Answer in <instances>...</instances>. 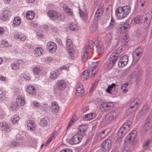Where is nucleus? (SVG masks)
Returning a JSON list of instances; mask_svg holds the SVG:
<instances>
[{"mask_svg": "<svg viewBox=\"0 0 152 152\" xmlns=\"http://www.w3.org/2000/svg\"><path fill=\"white\" fill-rule=\"evenodd\" d=\"M115 83H113L111 85L108 86L107 88L106 91L108 93L110 94H111L112 93L111 91L112 90V89L113 88H115Z\"/></svg>", "mask_w": 152, "mask_h": 152, "instance_id": "obj_45", "label": "nucleus"}, {"mask_svg": "<svg viewBox=\"0 0 152 152\" xmlns=\"http://www.w3.org/2000/svg\"><path fill=\"white\" fill-rule=\"evenodd\" d=\"M128 61V57L127 55H124L121 56L118 63V66L121 68L124 67L127 64Z\"/></svg>", "mask_w": 152, "mask_h": 152, "instance_id": "obj_8", "label": "nucleus"}, {"mask_svg": "<svg viewBox=\"0 0 152 152\" xmlns=\"http://www.w3.org/2000/svg\"><path fill=\"white\" fill-rule=\"evenodd\" d=\"M97 85V83L96 82L92 85L91 88L89 91V95L91 96L93 93L94 91L95 90Z\"/></svg>", "mask_w": 152, "mask_h": 152, "instance_id": "obj_47", "label": "nucleus"}, {"mask_svg": "<svg viewBox=\"0 0 152 152\" xmlns=\"http://www.w3.org/2000/svg\"><path fill=\"white\" fill-rule=\"evenodd\" d=\"M122 152H129V150L127 147L124 146L122 149Z\"/></svg>", "mask_w": 152, "mask_h": 152, "instance_id": "obj_60", "label": "nucleus"}, {"mask_svg": "<svg viewBox=\"0 0 152 152\" xmlns=\"http://www.w3.org/2000/svg\"><path fill=\"white\" fill-rule=\"evenodd\" d=\"M76 94L77 96H82L84 94L83 86L80 82L77 83L76 87Z\"/></svg>", "mask_w": 152, "mask_h": 152, "instance_id": "obj_10", "label": "nucleus"}, {"mask_svg": "<svg viewBox=\"0 0 152 152\" xmlns=\"http://www.w3.org/2000/svg\"><path fill=\"white\" fill-rule=\"evenodd\" d=\"M145 2V0H138L137 2L138 5L141 7H143L144 5V3Z\"/></svg>", "mask_w": 152, "mask_h": 152, "instance_id": "obj_57", "label": "nucleus"}, {"mask_svg": "<svg viewBox=\"0 0 152 152\" xmlns=\"http://www.w3.org/2000/svg\"><path fill=\"white\" fill-rule=\"evenodd\" d=\"M47 48L49 51H51L52 53H53L56 52L57 49V47L54 43L50 42L47 44Z\"/></svg>", "mask_w": 152, "mask_h": 152, "instance_id": "obj_17", "label": "nucleus"}, {"mask_svg": "<svg viewBox=\"0 0 152 152\" xmlns=\"http://www.w3.org/2000/svg\"><path fill=\"white\" fill-rule=\"evenodd\" d=\"M21 78H23L24 79L28 81L30 79V77L28 75L25 74H22L21 75Z\"/></svg>", "mask_w": 152, "mask_h": 152, "instance_id": "obj_53", "label": "nucleus"}, {"mask_svg": "<svg viewBox=\"0 0 152 152\" xmlns=\"http://www.w3.org/2000/svg\"><path fill=\"white\" fill-rule=\"evenodd\" d=\"M70 29L72 31H76L79 29V27L76 23H71L69 25Z\"/></svg>", "mask_w": 152, "mask_h": 152, "instance_id": "obj_33", "label": "nucleus"}, {"mask_svg": "<svg viewBox=\"0 0 152 152\" xmlns=\"http://www.w3.org/2000/svg\"><path fill=\"white\" fill-rule=\"evenodd\" d=\"M16 103L18 106H23L25 103L24 97L23 96H19L16 99Z\"/></svg>", "mask_w": 152, "mask_h": 152, "instance_id": "obj_23", "label": "nucleus"}, {"mask_svg": "<svg viewBox=\"0 0 152 152\" xmlns=\"http://www.w3.org/2000/svg\"><path fill=\"white\" fill-rule=\"evenodd\" d=\"M125 10L124 6L123 7H119L116 9L115 12V16L117 18L123 11Z\"/></svg>", "mask_w": 152, "mask_h": 152, "instance_id": "obj_42", "label": "nucleus"}, {"mask_svg": "<svg viewBox=\"0 0 152 152\" xmlns=\"http://www.w3.org/2000/svg\"><path fill=\"white\" fill-rule=\"evenodd\" d=\"M27 92L29 94L34 95L36 94L35 89L33 86L29 85L26 88Z\"/></svg>", "mask_w": 152, "mask_h": 152, "instance_id": "obj_28", "label": "nucleus"}, {"mask_svg": "<svg viewBox=\"0 0 152 152\" xmlns=\"http://www.w3.org/2000/svg\"><path fill=\"white\" fill-rule=\"evenodd\" d=\"M97 28V23L96 21H93L90 26L89 30L91 32L95 31Z\"/></svg>", "mask_w": 152, "mask_h": 152, "instance_id": "obj_32", "label": "nucleus"}, {"mask_svg": "<svg viewBox=\"0 0 152 152\" xmlns=\"http://www.w3.org/2000/svg\"><path fill=\"white\" fill-rule=\"evenodd\" d=\"M129 24L125 23L118 28V31L121 34H123L126 32V29L129 27Z\"/></svg>", "mask_w": 152, "mask_h": 152, "instance_id": "obj_24", "label": "nucleus"}, {"mask_svg": "<svg viewBox=\"0 0 152 152\" xmlns=\"http://www.w3.org/2000/svg\"><path fill=\"white\" fill-rule=\"evenodd\" d=\"M66 42L67 49L69 50H72L73 46L72 40L70 39H68L66 41Z\"/></svg>", "mask_w": 152, "mask_h": 152, "instance_id": "obj_30", "label": "nucleus"}, {"mask_svg": "<svg viewBox=\"0 0 152 152\" xmlns=\"http://www.w3.org/2000/svg\"><path fill=\"white\" fill-rule=\"evenodd\" d=\"M51 109L53 113H57L58 111L59 107L56 102H53L52 103Z\"/></svg>", "mask_w": 152, "mask_h": 152, "instance_id": "obj_27", "label": "nucleus"}, {"mask_svg": "<svg viewBox=\"0 0 152 152\" xmlns=\"http://www.w3.org/2000/svg\"><path fill=\"white\" fill-rule=\"evenodd\" d=\"M101 148L105 152L109 151L111 148V142L107 139L104 141L101 145Z\"/></svg>", "mask_w": 152, "mask_h": 152, "instance_id": "obj_7", "label": "nucleus"}, {"mask_svg": "<svg viewBox=\"0 0 152 152\" xmlns=\"http://www.w3.org/2000/svg\"><path fill=\"white\" fill-rule=\"evenodd\" d=\"M43 52V49L40 48H36L34 52L35 55L37 56H40Z\"/></svg>", "mask_w": 152, "mask_h": 152, "instance_id": "obj_35", "label": "nucleus"}, {"mask_svg": "<svg viewBox=\"0 0 152 152\" xmlns=\"http://www.w3.org/2000/svg\"><path fill=\"white\" fill-rule=\"evenodd\" d=\"M59 152H72V151L69 148H66L60 151Z\"/></svg>", "mask_w": 152, "mask_h": 152, "instance_id": "obj_63", "label": "nucleus"}, {"mask_svg": "<svg viewBox=\"0 0 152 152\" xmlns=\"http://www.w3.org/2000/svg\"><path fill=\"white\" fill-rule=\"evenodd\" d=\"M142 50L141 48H137L133 54V61L134 62L137 61L142 55Z\"/></svg>", "mask_w": 152, "mask_h": 152, "instance_id": "obj_5", "label": "nucleus"}, {"mask_svg": "<svg viewBox=\"0 0 152 152\" xmlns=\"http://www.w3.org/2000/svg\"><path fill=\"white\" fill-rule=\"evenodd\" d=\"M66 87V83L64 80H58L56 82V87L59 91H63Z\"/></svg>", "mask_w": 152, "mask_h": 152, "instance_id": "obj_12", "label": "nucleus"}, {"mask_svg": "<svg viewBox=\"0 0 152 152\" xmlns=\"http://www.w3.org/2000/svg\"><path fill=\"white\" fill-rule=\"evenodd\" d=\"M79 14L80 17L82 18L84 22H86L88 20V15L86 13L84 12L80 9H79Z\"/></svg>", "mask_w": 152, "mask_h": 152, "instance_id": "obj_26", "label": "nucleus"}, {"mask_svg": "<svg viewBox=\"0 0 152 152\" xmlns=\"http://www.w3.org/2000/svg\"><path fill=\"white\" fill-rule=\"evenodd\" d=\"M150 141L149 140H147L143 143V147L144 149H146L147 148V146L148 145Z\"/></svg>", "mask_w": 152, "mask_h": 152, "instance_id": "obj_58", "label": "nucleus"}, {"mask_svg": "<svg viewBox=\"0 0 152 152\" xmlns=\"http://www.w3.org/2000/svg\"><path fill=\"white\" fill-rule=\"evenodd\" d=\"M125 10L121 13L117 18L118 19H122L126 17L129 14L131 11V8L129 5H126L124 6Z\"/></svg>", "mask_w": 152, "mask_h": 152, "instance_id": "obj_9", "label": "nucleus"}, {"mask_svg": "<svg viewBox=\"0 0 152 152\" xmlns=\"http://www.w3.org/2000/svg\"><path fill=\"white\" fill-rule=\"evenodd\" d=\"M105 43L108 45H109L112 40L111 34L110 33L107 34L105 37Z\"/></svg>", "mask_w": 152, "mask_h": 152, "instance_id": "obj_36", "label": "nucleus"}, {"mask_svg": "<svg viewBox=\"0 0 152 152\" xmlns=\"http://www.w3.org/2000/svg\"><path fill=\"white\" fill-rule=\"evenodd\" d=\"M47 14L50 18L52 20H56L59 17L58 13L55 10H49L48 11Z\"/></svg>", "mask_w": 152, "mask_h": 152, "instance_id": "obj_18", "label": "nucleus"}, {"mask_svg": "<svg viewBox=\"0 0 152 152\" xmlns=\"http://www.w3.org/2000/svg\"><path fill=\"white\" fill-rule=\"evenodd\" d=\"M59 73V71L57 70L53 71L51 72L50 77L52 79H55L58 76Z\"/></svg>", "mask_w": 152, "mask_h": 152, "instance_id": "obj_34", "label": "nucleus"}, {"mask_svg": "<svg viewBox=\"0 0 152 152\" xmlns=\"http://www.w3.org/2000/svg\"><path fill=\"white\" fill-rule=\"evenodd\" d=\"M115 26V22L113 19L112 18L110 23L109 26V28H112L114 27Z\"/></svg>", "mask_w": 152, "mask_h": 152, "instance_id": "obj_54", "label": "nucleus"}, {"mask_svg": "<svg viewBox=\"0 0 152 152\" xmlns=\"http://www.w3.org/2000/svg\"><path fill=\"white\" fill-rule=\"evenodd\" d=\"M19 117L16 115H14L11 118V121L13 124L17 123L19 121Z\"/></svg>", "mask_w": 152, "mask_h": 152, "instance_id": "obj_46", "label": "nucleus"}, {"mask_svg": "<svg viewBox=\"0 0 152 152\" xmlns=\"http://www.w3.org/2000/svg\"><path fill=\"white\" fill-rule=\"evenodd\" d=\"M94 45V42L92 40L88 41V43L84 48V52L82 57L81 59L83 62H86L88 59L87 54L88 51L92 48Z\"/></svg>", "mask_w": 152, "mask_h": 152, "instance_id": "obj_3", "label": "nucleus"}, {"mask_svg": "<svg viewBox=\"0 0 152 152\" xmlns=\"http://www.w3.org/2000/svg\"><path fill=\"white\" fill-rule=\"evenodd\" d=\"M120 52H118V50H115L113 53L109 58L107 65L108 68H111L115 64L116 61L118 58V55Z\"/></svg>", "mask_w": 152, "mask_h": 152, "instance_id": "obj_1", "label": "nucleus"}, {"mask_svg": "<svg viewBox=\"0 0 152 152\" xmlns=\"http://www.w3.org/2000/svg\"><path fill=\"white\" fill-rule=\"evenodd\" d=\"M151 126V119L150 117H148L146 119L144 124V128L146 131L147 130L150 129Z\"/></svg>", "mask_w": 152, "mask_h": 152, "instance_id": "obj_21", "label": "nucleus"}, {"mask_svg": "<svg viewBox=\"0 0 152 152\" xmlns=\"http://www.w3.org/2000/svg\"><path fill=\"white\" fill-rule=\"evenodd\" d=\"M88 114L89 115L88 118H90V120L93 119L96 115V114L95 113H88Z\"/></svg>", "mask_w": 152, "mask_h": 152, "instance_id": "obj_61", "label": "nucleus"}, {"mask_svg": "<svg viewBox=\"0 0 152 152\" xmlns=\"http://www.w3.org/2000/svg\"><path fill=\"white\" fill-rule=\"evenodd\" d=\"M33 104L34 106L37 107H39L41 106V104H40L39 103L36 101L33 102Z\"/></svg>", "mask_w": 152, "mask_h": 152, "instance_id": "obj_64", "label": "nucleus"}, {"mask_svg": "<svg viewBox=\"0 0 152 152\" xmlns=\"http://www.w3.org/2000/svg\"><path fill=\"white\" fill-rule=\"evenodd\" d=\"M21 22V20L20 17H16L14 18L13 23L15 26H18L20 24Z\"/></svg>", "mask_w": 152, "mask_h": 152, "instance_id": "obj_44", "label": "nucleus"}, {"mask_svg": "<svg viewBox=\"0 0 152 152\" xmlns=\"http://www.w3.org/2000/svg\"><path fill=\"white\" fill-rule=\"evenodd\" d=\"M114 105L113 103L111 102L107 104H103L102 107L104 109V111H107L113 108Z\"/></svg>", "mask_w": 152, "mask_h": 152, "instance_id": "obj_29", "label": "nucleus"}, {"mask_svg": "<svg viewBox=\"0 0 152 152\" xmlns=\"http://www.w3.org/2000/svg\"><path fill=\"white\" fill-rule=\"evenodd\" d=\"M40 106L42 107V109L43 111L46 110L48 108L47 105H46L45 104L41 105Z\"/></svg>", "mask_w": 152, "mask_h": 152, "instance_id": "obj_62", "label": "nucleus"}, {"mask_svg": "<svg viewBox=\"0 0 152 152\" xmlns=\"http://www.w3.org/2000/svg\"><path fill=\"white\" fill-rule=\"evenodd\" d=\"M87 129V126L86 125H82L79 126L78 129L79 131L77 133L79 134L82 135L83 137L84 135V132Z\"/></svg>", "mask_w": 152, "mask_h": 152, "instance_id": "obj_25", "label": "nucleus"}, {"mask_svg": "<svg viewBox=\"0 0 152 152\" xmlns=\"http://www.w3.org/2000/svg\"><path fill=\"white\" fill-rule=\"evenodd\" d=\"M96 51L98 54H101L103 53V47L102 44L101 43L99 44L98 45H96Z\"/></svg>", "mask_w": 152, "mask_h": 152, "instance_id": "obj_31", "label": "nucleus"}, {"mask_svg": "<svg viewBox=\"0 0 152 152\" xmlns=\"http://www.w3.org/2000/svg\"><path fill=\"white\" fill-rule=\"evenodd\" d=\"M34 16V13L32 11H28L26 14V18L29 20H31L33 19Z\"/></svg>", "mask_w": 152, "mask_h": 152, "instance_id": "obj_37", "label": "nucleus"}, {"mask_svg": "<svg viewBox=\"0 0 152 152\" xmlns=\"http://www.w3.org/2000/svg\"><path fill=\"white\" fill-rule=\"evenodd\" d=\"M143 17L142 19L145 18L147 20V23L150 22L151 20L152 15L150 14L149 12H148L145 13V15H142Z\"/></svg>", "mask_w": 152, "mask_h": 152, "instance_id": "obj_40", "label": "nucleus"}, {"mask_svg": "<svg viewBox=\"0 0 152 152\" xmlns=\"http://www.w3.org/2000/svg\"><path fill=\"white\" fill-rule=\"evenodd\" d=\"M22 61L21 60H18L11 64L12 69L14 70L19 69L20 66L22 64Z\"/></svg>", "mask_w": 152, "mask_h": 152, "instance_id": "obj_22", "label": "nucleus"}, {"mask_svg": "<svg viewBox=\"0 0 152 152\" xmlns=\"http://www.w3.org/2000/svg\"><path fill=\"white\" fill-rule=\"evenodd\" d=\"M108 134V132L107 129H105L100 132L99 136L101 139H103L106 137Z\"/></svg>", "mask_w": 152, "mask_h": 152, "instance_id": "obj_38", "label": "nucleus"}, {"mask_svg": "<svg viewBox=\"0 0 152 152\" xmlns=\"http://www.w3.org/2000/svg\"><path fill=\"white\" fill-rule=\"evenodd\" d=\"M39 124L41 126H46L48 125V122L47 120L44 118H42L41 119Z\"/></svg>", "mask_w": 152, "mask_h": 152, "instance_id": "obj_48", "label": "nucleus"}, {"mask_svg": "<svg viewBox=\"0 0 152 152\" xmlns=\"http://www.w3.org/2000/svg\"><path fill=\"white\" fill-rule=\"evenodd\" d=\"M103 13V10L102 8L101 7H99L98 10L96 12V13L98 14L99 15H102Z\"/></svg>", "mask_w": 152, "mask_h": 152, "instance_id": "obj_56", "label": "nucleus"}, {"mask_svg": "<svg viewBox=\"0 0 152 152\" xmlns=\"http://www.w3.org/2000/svg\"><path fill=\"white\" fill-rule=\"evenodd\" d=\"M18 105L16 103H14L10 106L11 109L12 110H16L18 108Z\"/></svg>", "mask_w": 152, "mask_h": 152, "instance_id": "obj_51", "label": "nucleus"}, {"mask_svg": "<svg viewBox=\"0 0 152 152\" xmlns=\"http://www.w3.org/2000/svg\"><path fill=\"white\" fill-rule=\"evenodd\" d=\"M89 72L88 71L85 70L82 73V79L83 80H85L89 77Z\"/></svg>", "mask_w": 152, "mask_h": 152, "instance_id": "obj_43", "label": "nucleus"}, {"mask_svg": "<svg viewBox=\"0 0 152 152\" xmlns=\"http://www.w3.org/2000/svg\"><path fill=\"white\" fill-rule=\"evenodd\" d=\"M129 39V36L127 34H125L123 37L122 43L123 45H126Z\"/></svg>", "mask_w": 152, "mask_h": 152, "instance_id": "obj_39", "label": "nucleus"}, {"mask_svg": "<svg viewBox=\"0 0 152 152\" xmlns=\"http://www.w3.org/2000/svg\"><path fill=\"white\" fill-rule=\"evenodd\" d=\"M132 122L128 121L124 124L118 131V135L121 138H122L129 130L130 126L132 125Z\"/></svg>", "mask_w": 152, "mask_h": 152, "instance_id": "obj_2", "label": "nucleus"}, {"mask_svg": "<svg viewBox=\"0 0 152 152\" xmlns=\"http://www.w3.org/2000/svg\"><path fill=\"white\" fill-rule=\"evenodd\" d=\"M1 44L2 45L6 47H8L10 46V44L8 42L5 40H2L1 41Z\"/></svg>", "mask_w": 152, "mask_h": 152, "instance_id": "obj_55", "label": "nucleus"}, {"mask_svg": "<svg viewBox=\"0 0 152 152\" xmlns=\"http://www.w3.org/2000/svg\"><path fill=\"white\" fill-rule=\"evenodd\" d=\"M143 18L142 16H137L134 18V21L136 23L139 24L142 28L145 29L148 27L150 22L147 23V20Z\"/></svg>", "mask_w": 152, "mask_h": 152, "instance_id": "obj_4", "label": "nucleus"}, {"mask_svg": "<svg viewBox=\"0 0 152 152\" xmlns=\"http://www.w3.org/2000/svg\"><path fill=\"white\" fill-rule=\"evenodd\" d=\"M140 102V100L138 98H135L129 106V110L130 112H132V111H135L138 107V104Z\"/></svg>", "mask_w": 152, "mask_h": 152, "instance_id": "obj_11", "label": "nucleus"}, {"mask_svg": "<svg viewBox=\"0 0 152 152\" xmlns=\"http://www.w3.org/2000/svg\"><path fill=\"white\" fill-rule=\"evenodd\" d=\"M10 12L8 10L4 9L2 12L0 19L3 21L7 20L8 17L10 15Z\"/></svg>", "mask_w": 152, "mask_h": 152, "instance_id": "obj_16", "label": "nucleus"}, {"mask_svg": "<svg viewBox=\"0 0 152 152\" xmlns=\"http://www.w3.org/2000/svg\"><path fill=\"white\" fill-rule=\"evenodd\" d=\"M0 128L1 130L5 131V132H10L11 128L10 124L3 121L0 124Z\"/></svg>", "mask_w": 152, "mask_h": 152, "instance_id": "obj_14", "label": "nucleus"}, {"mask_svg": "<svg viewBox=\"0 0 152 152\" xmlns=\"http://www.w3.org/2000/svg\"><path fill=\"white\" fill-rule=\"evenodd\" d=\"M117 114V113L115 110H112L108 113L105 115V119L107 121H111L114 119Z\"/></svg>", "mask_w": 152, "mask_h": 152, "instance_id": "obj_13", "label": "nucleus"}, {"mask_svg": "<svg viewBox=\"0 0 152 152\" xmlns=\"http://www.w3.org/2000/svg\"><path fill=\"white\" fill-rule=\"evenodd\" d=\"M16 37L18 39H19L20 41H24L26 39V36L23 34H17Z\"/></svg>", "mask_w": 152, "mask_h": 152, "instance_id": "obj_49", "label": "nucleus"}, {"mask_svg": "<svg viewBox=\"0 0 152 152\" xmlns=\"http://www.w3.org/2000/svg\"><path fill=\"white\" fill-rule=\"evenodd\" d=\"M101 16V15H99L98 14L95 13L94 17V21H96L97 22L98 19L100 18V17Z\"/></svg>", "mask_w": 152, "mask_h": 152, "instance_id": "obj_59", "label": "nucleus"}, {"mask_svg": "<svg viewBox=\"0 0 152 152\" xmlns=\"http://www.w3.org/2000/svg\"><path fill=\"white\" fill-rule=\"evenodd\" d=\"M99 62V61H97L95 62H90L89 63V65L91 68L90 70L91 71V75L92 76H94L96 72L95 69L97 65V63Z\"/></svg>", "mask_w": 152, "mask_h": 152, "instance_id": "obj_19", "label": "nucleus"}, {"mask_svg": "<svg viewBox=\"0 0 152 152\" xmlns=\"http://www.w3.org/2000/svg\"><path fill=\"white\" fill-rule=\"evenodd\" d=\"M132 75V78L134 79V81H136L138 77L139 72H135Z\"/></svg>", "mask_w": 152, "mask_h": 152, "instance_id": "obj_52", "label": "nucleus"}, {"mask_svg": "<svg viewBox=\"0 0 152 152\" xmlns=\"http://www.w3.org/2000/svg\"><path fill=\"white\" fill-rule=\"evenodd\" d=\"M136 136V132L135 131H132L125 139L124 141L125 142L130 143L134 140Z\"/></svg>", "mask_w": 152, "mask_h": 152, "instance_id": "obj_15", "label": "nucleus"}, {"mask_svg": "<svg viewBox=\"0 0 152 152\" xmlns=\"http://www.w3.org/2000/svg\"><path fill=\"white\" fill-rule=\"evenodd\" d=\"M26 125L28 130L30 131L35 130L36 125L34 122L32 121H28L26 122Z\"/></svg>", "mask_w": 152, "mask_h": 152, "instance_id": "obj_20", "label": "nucleus"}, {"mask_svg": "<svg viewBox=\"0 0 152 152\" xmlns=\"http://www.w3.org/2000/svg\"><path fill=\"white\" fill-rule=\"evenodd\" d=\"M41 69L39 66L35 67L33 69V72L35 75H38L40 73Z\"/></svg>", "mask_w": 152, "mask_h": 152, "instance_id": "obj_50", "label": "nucleus"}, {"mask_svg": "<svg viewBox=\"0 0 152 152\" xmlns=\"http://www.w3.org/2000/svg\"><path fill=\"white\" fill-rule=\"evenodd\" d=\"M83 137L82 135L77 133L69 140V142L71 145L76 144L79 143Z\"/></svg>", "mask_w": 152, "mask_h": 152, "instance_id": "obj_6", "label": "nucleus"}, {"mask_svg": "<svg viewBox=\"0 0 152 152\" xmlns=\"http://www.w3.org/2000/svg\"><path fill=\"white\" fill-rule=\"evenodd\" d=\"M63 8L64 11L66 12V14L68 15H72L71 10L68 8V7L66 4H64L63 6Z\"/></svg>", "mask_w": 152, "mask_h": 152, "instance_id": "obj_41", "label": "nucleus"}]
</instances>
